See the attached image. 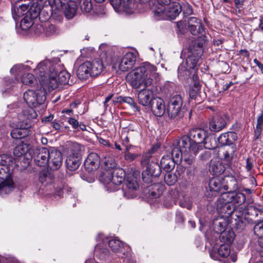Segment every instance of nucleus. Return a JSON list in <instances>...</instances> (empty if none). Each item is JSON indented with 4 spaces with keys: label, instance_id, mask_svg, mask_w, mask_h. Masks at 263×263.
Instances as JSON below:
<instances>
[{
    "label": "nucleus",
    "instance_id": "ea45409f",
    "mask_svg": "<svg viewBox=\"0 0 263 263\" xmlns=\"http://www.w3.org/2000/svg\"><path fill=\"white\" fill-rule=\"evenodd\" d=\"M191 69L189 68L185 63H182L178 68V77L182 79H187L190 77Z\"/></svg>",
    "mask_w": 263,
    "mask_h": 263
},
{
    "label": "nucleus",
    "instance_id": "79ce46f5",
    "mask_svg": "<svg viewBox=\"0 0 263 263\" xmlns=\"http://www.w3.org/2000/svg\"><path fill=\"white\" fill-rule=\"evenodd\" d=\"M27 10V7L26 5H16L12 9V14L14 20H16L18 17L23 15L24 14V11Z\"/></svg>",
    "mask_w": 263,
    "mask_h": 263
},
{
    "label": "nucleus",
    "instance_id": "a878e982",
    "mask_svg": "<svg viewBox=\"0 0 263 263\" xmlns=\"http://www.w3.org/2000/svg\"><path fill=\"white\" fill-rule=\"evenodd\" d=\"M237 134L234 132H227L221 134L217 138L218 144L220 146L232 145L237 140Z\"/></svg>",
    "mask_w": 263,
    "mask_h": 263
},
{
    "label": "nucleus",
    "instance_id": "0eeeda50",
    "mask_svg": "<svg viewBox=\"0 0 263 263\" xmlns=\"http://www.w3.org/2000/svg\"><path fill=\"white\" fill-rule=\"evenodd\" d=\"M182 104L183 100L180 95H174L170 99L167 112L169 117L175 121L179 120L184 116L182 109Z\"/></svg>",
    "mask_w": 263,
    "mask_h": 263
},
{
    "label": "nucleus",
    "instance_id": "c03bdc74",
    "mask_svg": "<svg viewBox=\"0 0 263 263\" xmlns=\"http://www.w3.org/2000/svg\"><path fill=\"white\" fill-rule=\"evenodd\" d=\"M83 146L78 143H73L71 147V154L69 156L82 158V152Z\"/></svg>",
    "mask_w": 263,
    "mask_h": 263
},
{
    "label": "nucleus",
    "instance_id": "dca6fc26",
    "mask_svg": "<svg viewBox=\"0 0 263 263\" xmlns=\"http://www.w3.org/2000/svg\"><path fill=\"white\" fill-rule=\"evenodd\" d=\"M235 209V205H233L229 201H227L226 199H222V194L217 201L218 213L221 215H223L227 219L234 212Z\"/></svg>",
    "mask_w": 263,
    "mask_h": 263
},
{
    "label": "nucleus",
    "instance_id": "20e7f679",
    "mask_svg": "<svg viewBox=\"0 0 263 263\" xmlns=\"http://www.w3.org/2000/svg\"><path fill=\"white\" fill-rule=\"evenodd\" d=\"M24 100L31 108L28 109L27 118L35 119L37 117L36 111L33 108H36L44 105L46 100V91L44 88L35 90L28 89L24 93Z\"/></svg>",
    "mask_w": 263,
    "mask_h": 263
},
{
    "label": "nucleus",
    "instance_id": "f3484780",
    "mask_svg": "<svg viewBox=\"0 0 263 263\" xmlns=\"http://www.w3.org/2000/svg\"><path fill=\"white\" fill-rule=\"evenodd\" d=\"M50 154L49 155L48 165L52 170L59 169L62 164L63 156L60 151L55 147L49 148Z\"/></svg>",
    "mask_w": 263,
    "mask_h": 263
},
{
    "label": "nucleus",
    "instance_id": "1a4fd4ad",
    "mask_svg": "<svg viewBox=\"0 0 263 263\" xmlns=\"http://www.w3.org/2000/svg\"><path fill=\"white\" fill-rule=\"evenodd\" d=\"M136 3L140 4H149L153 0H134ZM110 4L116 11L123 10L127 13H131L134 8L135 4L132 0H110Z\"/></svg>",
    "mask_w": 263,
    "mask_h": 263
},
{
    "label": "nucleus",
    "instance_id": "a211bd4d",
    "mask_svg": "<svg viewBox=\"0 0 263 263\" xmlns=\"http://www.w3.org/2000/svg\"><path fill=\"white\" fill-rule=\"evenodd\" d=\"M161 167L160 165L156 162H152L149 165L143 172L142 179L144 181H151V177H158L161 174Z\"/></svg>",
    "mask_w": 263,
    "mask_h": 263
},
{
    "label": "nucleus",
    "instance_id": "5fc2aeb1",
    "mask_svg": "<svg viewBox=\"0 0 263 263\" xmlns=\"http://www.w3.org/2000/svg\"><path fill=\"white\" fill-rule=\"evenodd\" d=\"M82 1V3L80 6L81 10L85 13L89 12L92 8V5L91 0Z\"/></svg>",
    "mask_w": 263,
    "mask_h": 263
},
{
    "label": "nucleus",
    "instance_id": "a19ab883",
    "mask_svg": "<svg viewBox=\"0 0 263 263\" xmlns=\"http://www.w3.org/2000/svg\"><path fill=\"white\" fill-rule=\"evenodd\" d=\"M254 224H255L254 227V233L259 237L258 243L260 249H263V246L260 245L259 243L260 240L263 239V220L260 222H255Z\"/></svg>",
    "mask_w": 263,
    "mask_h": 263
},
{
    "label": "nucleus",
    "instance_id": "423d86ee",
    "mask_svg": "<svg viewBox=\"0 0 263 263\" xmlns=\"http://www.w3.org/2000/svg\"><path fill=\"white\" fill-rule=\"evenodd\" d=\"M104 68L103 62L98 59L92 62L86 61L80 65L77 70V75L80 79H86L90 77L98 76Z\"/></svg>",
    "mask_w": 263,
    "mask_h": 263
},
{
    "label": "nucleus",
    "instance_id": "4d7b16f0",
    "mask_svg": "<svg viewBox=\"0 0 263 263\" xmlns=\"http://www.w3.org/2000/svg\"><path fill=\"white\" fill-rule=\"evenodd\" d=\"M189 29L190 32L194 35L199 34L202 35L203 33L204 32V29L203 26H202V30H198V26H197V25H191L189 26ZM201 36H203V35H201ZM204 36L205 37V35H204ZM200 37H201V36ZM205 40H206L205 39Z\"/></svg>",
    "mask_w": 263,
    "mask_h": 263
},
{
    "label": "nucleus",
    "instance_id": "58836bf2",
    "mask_svg": "<svg viewBox=\"0 0 263 263\" xmlns=\"http://www.w3.org/2000/svg\"><path fill=\"white\" fill-rule=\"evenodd\" d=\"M165 190V186L161 183H154L152 185L151 195L153 198H159Z\"/></svg>",
    "mask_w": 263,
    "mask_h": 263
},
{
    "label": "nucleus",
    "instance_id": "864d4df0",
    "mask_svg": "<svg viewBox=\"0 0 263 263\" xmlns=\"http://www.w3.org/2000/svg\"><path fill=\"white\" fill-rule=\"evenodd\" d=\"M12 157L8 155L3 154L0 155V166L6 167L8 170V166L12 162Z\"/></svg>",
    "mask_w": 263,
    "mask_h": 263
},
{
    "label": "nucleus",
    "instance_id": "e2e57ef3",
    "mask_svg": "<svg viewBox=\"0 0 263 263\" xmlns=\"http://www.w3.org/2000/svg\"><path fill=\"white\" fill-rule=\"evenodd\" d=\"M125 146H126V148H125L126 152H125V154L124 155L125 159L127 161H132L138 156V155H137L136 154H132V153L128 152V151L129 149V146H127V145H126Z\"/></svg>",
    "mask_w": 263,
    "mask_h": 263
},
{
    "label": "nucleus",
    "instance_id": "052dcab7",
    "mask_svg": "<svg viewBox=\"0 0 263 263\" xmlns=\"http://www.w3.org/2000/svg\"><path fill=\"white\" fill-rule=\"evenodd\" d=\"M26 147H24L22 145H18L13 149V154L16 157H21L27 152Z\"/></svg>",
    "mask_w": 263,
    "mask_h": 263
},
{
    "label": "nucleus",
    "instance_id": "774afa93",
    "mask_svg": "<svg viewBox=\"0 0 263 263\" xmlns=\"http://www.w3.org/2000/svg\"><path fill=\"white\" fill-rule=\"evenodd\" d=\"M176 27L177 28V32L182 34L184 31V27L183 23L182 21H178L176 23Z\"/></svg>",
    "mask_w": 263,
    "mask_h": 263
},
{
    "label": "nucleus",
    "instance_id": "7c9ffc66",
    "mask_svg": "<svg viewBox=\"0 0 263 263\" xmlns=\"http://www.w3.org/2000/svg\"><path fill=\"white\" fill-rule=\"evenodd\" d=\"M111 172L109 170L103 172L99 178L100 181L105 185L106 190L109 192L115 191V188L111 187Z\"/></svg>",
    "mask_w": 263,
    "mask_h": 263
},
{
    "label": "nucleus",
    "instance_id": "f704fd0d",
    "mask_svg": "<svg viewBox=\"0 0 263 263\" xmlns=\"http://www.w3.org/2000/svg\"><path fill=\"white\" fill-rule=\"evenodd\" d=\"M66 163L68 170L73 171L78 168L81 163V158L79 157L68 156Z\"/></svg>",
    "mask_w": 263,
    "mask_h": 263
},
{
    "label": "nucleus",
    "instance_id": "37998d69",
    "mask_svg": "<svg viewBox=\"0 0 263 263\" xmlns=\"http://www.w3.org/2000/svg\"><path fill=\"white\" fill-rule=\"evenodd\" d=\"M102 161L104 163L105 169L106 170L110 171V169L116 168L117 163L113 157L110 156L104 157V158L102 159Z\"/></svg>",
    "mask_w": 263,
    "mask_h": 263
},
{
    "label": "nucleus",
    "instance_id": "bb28decb",
    "mask_svg": "<svg viewBox=\"0 0 263 263\" xmlns=\"http://www.w3.org/2000/svg\"><path fill=\"white\" fill-rule=\"evenodd\" d=\"M226 125L224 118L220 116H214L209 123V128L212 132H218Z\"/></svg>",
    "mask_w": 263,
    "mask_h": 263
},
{
    "label": "nucleus",
    "instance_id": "72a5a7b5",
    "mask_svg": "<svg viewBox=\"0 0 263 263\" xmlns=\"http://www.w3.org/2000/svg\"><path fill=\"white\" fill-rule=\"evenodd\" d=\"M39 181L43 185L46 186L53 182L54 175L47 171H41L39 174Z\"/></svg>",
    "mask_w": 263,
    "mask_h": 263
},
{
    "label": "nucleus",
    "instance_id": "a18cd8bd",
    "mask_svg": "<svg viewBox=\"0 0 263 263\" xmlns=\"http://www.w3.org/2000/svg\"><path fill=\"white\" fill-rule=\"evenodd\" d=\"M22 82L25 85H31L36 81L33 74L30 73H26L22 75Z\"/></svg>",
    "mask_w": 263,
    "mask_h": 263
},
{
    "label": "nucleus",
    "instance_id": "473e14b6",
    "mask_svg": "<svg viewBox=\"0 0 263 263\" xmlns=\"http://www.w3.org/2000/svg\"><path fill=\"white\" fill-rule=\"evenodd\" d=\"M77 10V4L73 1H69L64 5V14L67 19L74 17Z\"/></svg>",
    "mask_w": 263,
    "mask_h": 263
},
{
    "label": "nucleus",
    "instance_id": "bf43d9fd",
    "mask_svg": "<svg viewBox=\"0 0 263 263\" xmlns=\"http://www.w3.org/2000/svg\"><path fill=\"white\" fill-rule=\"evenodd\" d=\"M152 157L151 154L150 152L144 153L142 155V158L141 160V163L143 166L149 165L151 164V158Z\"/></svg>",
    "mask_w": 263,
    "mask_h": 263
},
{
    "label": "nucleus",
    "instance_id": "aec40b11",
    "mask_svg": "<svg viewBox=\"0 0 263 263\" xmlns=\"http://www.w3.org/2000/svg\"><path fill=\"white\" fill-rule=\"evenodd\" d=\"M138 186V184L134 178H128L126 184L123 188L124 196L128 199L136 197L137 195L136 191Z\"/></svg>",
    "mask_w": 263,
    "mask_h": 263
},
{
    "label": "nucleus",
    "instance_id": "f257e3e1",
    "mask_svg": "<svg viewBox=\"0 0 263 263\" xmlns=\"http://www.w3.org/2000/svg\"><path fill=\"white\" fill-rule=\"evenodd\" d=\"M157 70L154 65L144 63L130 72L127 79L134 88H140L142 86L148 87L154 84L158 78Z\"/></svg>",
    "mask_w": 263,
    "mask_h": 263
},
{
    "label": "nucleus",
    "instance_id": "9d476101",
    "mask_svg": "<svg viewBox=\"0 0 263 263\" xmlns=\"http://www.w3.org/2000/svg\"><path fill=\"white\" fill-rule=\"evenodd\" d=\"M244 219L249 223H254L263 220V209L255 205L248 206L245 209Z\"/></svg>",
    "mask_w": 263,
    "mask_h": 263
},
{
    "label": "nucleus",
    "instance_id": "f8f14e48",
    "mask_svg": "<svg viewBox=\"0 0 263 263\" xmlns=\"http://www.w3.org/2000/svg\"><path fill=\"white\" fill-rule=\"evenodd\" d=\"M156 87L154 84L148 87H144L140 90L138 94V102L143 106H147L152 104L154 98V92L156 90Z\"/></svg>",
    "mask_w": 263,
    "mask_h": 263
},
{
    "label": "nucleus",
    "instance_id": "412c9836",
    "mask_svg": "<svg viewBox=\"0 0 263 263\" xmlns=\"http://www.w3.org/2000/svg\"><path fill=\"white\" fill-rule=\"evenodd\" d=\"M100 164V157L96 153H90L84 162L85 169L89 172L96 170Z\"/></svg>",
    "mask_w": 263,
    "mask_h": 263
},
{
    "label": "nucleus",
    "instance_id": "e433bc0d",
    "mask_svg": "<svg viewBox=\"0 0 263 263\" xmlns=\"http://www.w3.org/2000/svg\"><path fill=\"white\" fill-rule=\"evenodd\" d=\"M225 170L224 166L220 162L212 163L210 167V172L211 173L216 176L221 175Z\"/></svg>",
    "mask_w": 263,
    "mask_h": 263
},
{
    "label": "nucleus",
    "instance_id": "2f4dec72",
    "mask_svg": "<svg viewBox=\"0 0 263 263\" xmlns=\"http://www.w3.org/2000/svg\"><path fill=\"white\" fill-rule=\"evenodd\" d=\"M29 125L26 124L24 127L20 126V127H16L13 129L11 132V136L13 139H22L27 136L29 133L28 128Z\"/></svg>",
    "mask_w": 263,
    "mask_h": 263
},
{
    "label": "nucleus",
    "instance_id": "de8ad7c7",
    "mask_svg": "<svg viewBox=\"0 0 263 263\" xmlns=\"http://www.w3.org/2000/svg\"><path fill=\"white\" fill-rule=\"evenodd\" d=\"M70 74L66 70L60 71L58 76V81L61 84H66L68 83Z\"/></svg>",
    "mask_w": 263,
    "mask_h": 263
},
{
    "label": "nucleus",
    "instance_id": "338daca9",
    "mask_svg": "<svg viewBox=\"0 0 263 263\" xmlns=\"http://www.w3.org/2000/svg\"><path fill=\"white\" fill-rule=\"evenodd\" d=\"M124 102L129 104L131 106L138 109V106L135 102L134 100L129 97H124Z\"/></svg>",
    "mask_w": 263,
    "mask_h": 263
},
{
    "label": "nucleus",
    "instance_id": "6e6552de",
    "mask_svg": "<svg viewBox=\"0 0 263 263\" xmlns=\"http://www.w3.org/2000/svg\"><path fill=\"white\" fill-rule=\"evenodd\" d=\"M181 11V5L173 2L167 7H158L153 10L154 15L158 19L174 20Z\"/></svg>",
    "mask_w": 263,
    "mask_h": 263
},
{
    "label": "nucleus",
    "instance_id": "4be33fe9",
    "mask_svg": "<svg viewBox=\"0 0 263 263\" xmlns=\"http://www.w3.org/2000/svg\"><path fill=\"white\" fill-rule=\"evenodd\" d=\"M222 199H226L227 201H229L233 205H241L246 201V196L244 194L241 193L230 192L227 193H222Z\"/></svg>",
    "mask_w": 263,
    "mask_h": 263
},
{
    "label": "nucleus",
    "instance_id": "4468645a",
    "mask_svg": "<svg viewBox=\"0 0 263 263\" xmlns=\"http://www.w3.org/2000/svg\"><path fill=\"white\" fill-rule=\"evenodd\" d=\"M52 67L56 69L57 65L52 64L48 60H45L37 65L36 68L34 69V72L40 81H45L47 75L50 73V71H52Z\"/></svg>",
    "mask_w": 263,
    "mask_h": 263
},
{
    "label": "nucleus",
    "instance_id": "f03ea898",
    "mask_svg": "<svg viewBox=\"0 0 263 263\" xmlns=\"http://www.w3.org/2000/svg\"><path fill=\"white\" fill-rule=\"evenodd\" d=\"M189 146V141L185 136L175 140L172 146L171 157L174 158L177 162H181L183 158L187 164H192L195 161L196 156L191 153Z\"/></svg>",
    "mask_w": 263,
    "mask_h": 263
},
{
    "label": "nucleus",
    "instance_id": "603ef678",
    "mask_svg": "<svg viewBox=\"0 0 263 263\" xmlns=\"http://www.w3.org/2000/svg\"><path fill=\"white\" fill-rule=\"evenodd\" d=\"M200 85L199 82H196L189 90V96L192 99H195L200 90Z\"/></svg>",
    "mask_w": 263,
    "mask_h": 263
},
{
    "label": "nucleus",
    "instance_id": "b1692460",
    "mask_svg": "<svg viewBox=\"0 0 263 263\" xmlns=\"http://www.w3.org/2000/svg\"><path fill=\"white\" fill-rule=\"evenodd\" d=\"M150 107L154 114L157 117L162 116L166 110L164 101L159 97L155 98L152 100Z\"/></svg>",
    "mask_w": 263,
    "mask_h": 263
},
{
    "label": "nucleus",
    "instance_id": "49530a36",
    "mask_svg": "<svg viewBox=\"0 0 263 263\" xmlns=\"http://www.w3.org/2000/svg\"><path fill=\"white\" fill-rule=\"evenodd\" d=\"M108 246L112 251L117 252L120 250L123 244L119 240L113 239L108 241Z\"/></svg>",
    "mask_w": 263,
    "mask_h": 263
},
{
    "label": "nucleus",
    "instance_id": "680f3d73",
    "mask_svg": "<svg viewBox=\"0 0 263 263\" xmlns=\"http://www.w3.org/2000/svg\"><path fill=\"white\" fill-rule=\"evenodd\" d=\"M189 26L191 25H197L198 26V30H202V24L201 23L200 20L196 17H190L188 18Z\"/></svg>",
    "mask_w": 263,
    "mask_h": 263
},
{
    "label": "nucleus",
    "instance_id": "7ed1b4c3",
    "mask_svg": "<svg viewBox=\"0 0 263 263\" xmlns=\"http://www.w3.org/2000/svg\"><path fill=\"white\" fill-rule=\"evenodd\" d=\"M184 136L188 138L191 153L195 156L202 149V144L206 149H212L216 147L215 145H212L210 143V138L207 136V132L203 129L193 128L190 130L188 135Z\"/></svg>",
    "mask_w": 263,
    "mask_h": 263
},
{
    "label": "nucleus",
    "instance_id": "393cba45",
    "mask_svg": "<svg viewBox=\"0 0 263 263\" xmlns=\"http://www.w3.org/2000/svg\"><path fill=\"white\" fill-rule=\"evenodd\" d=\"M125 172L121 168H116L111 172L112 183L111 187L115 188V191L118 189V186L124 181Z\"/></svg>",
    "mask_w": 263,
    "mask_h": 263
},
{
    "label": "nucleus",
    "instance_id": "ddd939ff",
    "mask_svg": "<svg viewBox=\"0 0 263 263\" xmlns=\"http://www.w3.org/2000/svg\"><path fill=\"white\" fill-rule=\"evenodd\" d=\"M49 149L44 147H36L33 154V158L35 164L41 167L48 165Z\"/></svg>",
    "mask_w": 263,
    "mask_h": 263
},
{
    "label": "nucleus",
    "instance_id": "cd10ccee",
    "mask_svg": "<svg viewBox=\"0 0 263 263\" xmlns=\"http://www.w3.org/2000/svg\"><path fill=\"white\" fill-rule=\"evenodd\" d=\"M223 191H229L228 193L234 192L238 189L236 179L232 176H226L223 177Z\"/></svg>",
    "mask_w": 263,
    "mask_h": 263
},
{
    "label": "nucleus",
    "instance_id": "2eb2a0df",
    "mask_svg": "<svg viewBox=\"0 0 263 263\" xmlns=\"http://www.w3.org/2000/svg\"><path fill=\"white\" fill-rule=\"evenodd\" d=\"M136 58L135 54L131 52H128L122 58L121 60L114 64V67L118 69L121 71L125 72L132 69L136 62Z\"/></svg>",
    "mask_w": 263,
    "mask_h": 263
},
{
    "label": "nucleus",
    "instance_id": "6e6d98bb",
    "mask_svg": "<svg viewBox=\"0 0 263 263\" xmlns=\"http://www.w3.org/2000/svg\"><path fill=\"white\" fill-rule=\"evenodd\" d=\"M242 215L243 213L241 210L235 209L234 212L232 213L230 216L232 219H234L236 221V224H237V223H238V224H239L240 222L242 223Z\"/></svg>",
    "mask_w": 263,
    "mask_h": 263
},
{
    "label": "nucleus",
    "instance_id": "0e129e2a",
    "mask_svg": "<svg viewBox=\"0 0 263 263\" xmlns=\"http://www.w3.org/2000/svg\"><path fill=\"white\" fill-rule=\"evenodd\" d=\"M157 2L158 6L157 7V8L158 7H167L172 3H171V0H157ZM154 10V9H153V10Z\"/></svg>",
    "mask_w": 263,
    "mask_h": 263
},
{
    "label": "nucleus",
    "instance_id": "09e8293b",
    "mask_svg": "<svg viewBox=\"0 0 263 263\" xmlns=\"http://www.w3.org/2000/svg\"><path fill=\"white\" fill-rule=\"evenodd\" d=\"M164 181L169 186L173 185L177 182L178 175L176 172L174 174L168 173L164 176Z\"/></svg>",
    "mask_w": 263,
    "mask_h": 263
},
{
    "label": "nucleus",
    "instance_id": "c85d7f7f",
    "mask_svg": "<svg viewBox=\"0 0 263 263\" xmlns=\"http://www.w3.org/2000/svg\"><path fill=\"white\" fill-rule=\"evenodd\" d=\"M229 224V220L223 215H220L215 218L213 221V229L217 233H221L226 230Z\"/></svg>",
    "mask_w": 263,
    "mask_h": 263
},
{
    "label": "nucleus",
    "instance_id": "4c0bfd02",
    "mask_svg": "<svg viewBox=\"0 0 263 263\" xmlns=\"http://www.w3.org/2000/svg\"><path fill=\"white\" fill-rule=\"evenodd\" d=\"M45 33L47 36H51L59 33V29L57 26L49 23H45L43 26Z\"/></svg>",
    "mask_w": 263,
    "mask_h": 263
},
{
    "label": "nucleus",
    "instance_id": "69168bd1",
    "mask_svg": "<svg viewBox=\"0 0 263 263\" xmlns=\"http://www.w3.org/2000/svg\"><path fill=\"white\" fill-rule=\"evenodd\" d=\"M262 130V127L256 125V128L254 130V134L253 138L254 140H257L259 138Z\"/></svg>",
    "mask_w": 263,
    "mask_h": 263
},
{
    "label": "nucleus",
    "instance_id": "3c124183",
    "mask_svg": "<svg viewBox=\"0 0 263 263\" xmlns=\"http://www.w3.org/2000/svg\"><path fill=\"white\" fill-rule=\"evenodd\" d=\"M236 145H232L230 147H229L227 151H226L223 153L224 159L228 162H230V161H231V160L234 157Z\"/></svg>",
    "mask_w": 263,
    "mask_h": 263
},
{
    "label": "nucleus",
    "instance_id": "13d9d810",
    "mask_svg": "<svg viewBox=\"0 0 263 263\" xmlns=\"http://www.w3.org/2000/svg\"><path fill=\"white\" fill-rule=\"evenodd\" d=\"M32 25V21L28 17H24L20 23V26L22 29L24 31L28 30Z\"/></svg>",
    "mask_w": 263,
    "mask_h": 263
},
{
    "label": "nucleus",
    "instance_id": "c756f323",
    "mask_svg": "<svg viewBox=\"0 0 263 263\" xmlns=\"http://www.w3.org/2000/svg\"><path fill=\"white\" fill-rule=\"evenodd\" d=\"M176 163H177L171 156L167 155L164 156L160 161V166L161 168L166 172H170L172 171L175 166Z\"/></svg>",
    "mask_w": 263,
    "mask_h": 263
},
{
    "label": "nucleus",
    "instance_id": "39448f33",
    "mask_svg": "<svg viewBox=\"0 0 263 263\" xmlns=\"http://www.w3.org/2000/svg\"><path fill=\"white\" fill-rule=\"evenodd\" d=\"M205 43V36H203L193 41L190 44L188 55L185 64L191 70H197V64L199 59L203 53V46Z\"/></svg>",
    "mask_w": 263,
    "mask_h": 263
},
{
    "label": "nucleus",
    "instance_id": "c9c22d12",
    "mask_svg": "<svg viewBox=\"0 0 263 263\" xmlns=\"http://www.w3.org/2000/svg\"><path fill=\"white\" fill-rule=\"evenodd\" d=\"M219 233L220 234L219 239L221 242H223L225 243L224 244L228 245H230L232 243L234 238L235 234L232 230H226Z\"/></svg>",
    "mask_w": 263,
    "mask_h": 263
},
{
    "label": "nucleus",
    "instance_id": "9b49d317",
    "mask_svg": "<svg viewBox=\"0 0 263 263\" xmlns=\"http://www.w3.org/2000/svg\"><path fill=\"white\" fill-rule=\"evenodd\" d=\"M223 177H216L211 179L209 182V187L206 191L208 198L216 196L223 191Z\"/></svg>",
    "mask_w": 263,
    "mask_h": 263
},
{
    "label": "nucleus",
    "instance_id": "6ab92c4d",
    "mask_svg": "<svg viewBox=\"0 0 263 263\" xmlns=\"http://www.w3.org/2000/svg\"><path fill=\"white\" fill-rule=\"evenodd\" d=\"M0 179L3 180L0 183V193L10 192L13 187V182L6 170H0Z\"/></svg>",
    "mask_w": 263,
    "mask_h": 263
},
{
    "label": "nucleus",
    "instance_id": "8fccbe9b",
    "mask_svg": "<svg viewBox=\"0 0 263 263\" xmlns=\"http://www.w3.org/2000/svg\"><path fill=\"white\" fill-rule=\"evenodd\" d=\"M218 254L222 257H228L230 253V246L228 244L221 245L217 250Z\"/></svg>",
    "mask_w": 263,
    "mask_h": 263
},
{
    "label": "nucleus",
    "instance_id": "5701e85b",
    "mask_svg": "<svg viewBox=\"0 0 263 263\" xmlns=\"http://www.w3.org/2000/svg\"><path fill=\"white\" fill-rule=\"evenodd\" d=\"M57 70L55 69V67H52V71H50V73L47 75V77L45 78V81H40L42 86L44 85L52 90L58 87L59 82L57 78Z\"/></svg>",
    "mask_w": 263,
    "mask_h": 263
}]
</instances>
